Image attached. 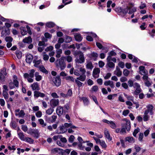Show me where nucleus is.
Masks as SVG:
<instances>
[{
    "instance_id": "obj_1",
    "label": "nucleus",
    "mask_w": 155,
    "mask_h": 155,
    "mask_svg": "<svg viewBox=\"0 0 155 155\" xmlns=\"http://www.w3.org/2000/svg\"><path fill=\"white\" fill-rule=\"evenodd\" d=\"M56 67L58 68H60L61 71L64 70L66 68V64L63 57L57 59L55 63Z\"/></svg>"
},
{
    "instance_id": "obj_2",
    "label": "nucleus",
    "mask_w": 155,
    "mask_h": 155,
    "mask_svg": "<svg viewBox=\"0 0 155 155\" xmlns=\"http://www.w3.org/2000/svg\"><path fill=\"white\" fill-rule=\"evenodd\" d=\"M123 120H124L126 122L125 124V128L124 127L122 124V128L120 130V134H126V130L127 131H129L130 130V123L129 120H128L127 119H124Z\"/></svg>"
},
{
    "instance_id": "obj_3",
    "label": "nucleus",
    "mask_w": 155,
    "mask_h": 155,
    "mask_svg": "<svg viewBox=\"0 0 155 155\" xmlns=\"http://www.w3.org/2000/svg\"><path fill=\"white\" fill-rule=\"evenodd\" d=\"M142 79L144 81V84L147 87H150L152 83L150 81V78L147 75H144L142 77Z\"/></svg>"
},
{
    "instance_id": "obj_4",
    "label": "nucleus",
    "mask_w": 155,
    "mask_h": 155,
    "mask_svg": "<svg viewBox=\"0 0 155 155\" xmlns=\"http://www.w3.org/2000/svg\"><path fill=\"white\" fill-rule=\"evenodd\" d=\"M76 63L82 64L84 62L85 58L83 53H81L79 56L78 58H77L75 60Z\"/></svg>"
},
{
    "instance_id": "obj_5",
    "label": "nucleus",
    "mask_w": 155,
    "mask_h": 155,
    "mask_svg": "<svg viewBox=\"0 0 155 155\" xmlns=\"http://www.w3.org/2000/svg\"><path fill=\"white\" fill-rule=\"evenodd\" d=\"M53 81L54 84L57 87L59 86L61 84V80L59 76L54 77Z\"/></svg>"
},
{
    "instance_id": "obj_6",
    "label": "nucleus",
    "mask_w": 155,
    "mask_h": 155,
    "mask_svg": "<svg viewBox=\"0 0 155 155\" xmlns=\"http://www.w3.org/2000/svg\"><path fill=\"white\" fill-rule=\"evenodd\" d=\"M102 121L107 124H110V127L112 129H115L117 127V126L115 123L112 121H109L106 119H103Z\"/></svg>"
},
{
    "instance_id": "obj_7",
    "label": "nucleus",
    "mask_w": 155,
    "mask_h": 155,
    "mask_svg": "<svg viewBox=\"0 0 155 155\" xmlns=\"http://www.w3.org/2000/svg\"><path fill=\"white\" fill-rule=\"evenodd\" d=\"M147 109L146 110L145 112V113L148 114L150 113V115H152L154 113L153 111V106L151 104H149L147 105L146 107Z\"/></svg>"
},
{
    "instance_id": "obj_8",
    "label": "nucleus",
    "mask_w": 155,
    "mask_h": 155,
    "mask_svg": "<svg viewBox=\"0 0 155 155\" xmlns=\"http://www.w3.org/2000/svg\"><path fill=\"white\" fill-rule=\"evenodd\" d=\"M100 72V69L98 68H94L93 71L92 75L95 78H97L99 77Z\"/></svg>"
},
{
    "instance_id": "obj_9",
    "label": "nucleus",
    "mask_w": 155,
    "mask_h": 155,
    "mask_svg": "<svg viewBox=\"0 0 155 155\" xmlns=\"http://www.w3.org/2000/svg\"><path fill=\"white\" fill-rule=\"evenodd\" d=\"M35 72V70L31 69L30 70L29 74L27 73H25L24 74V78H28V77H30L31 78H33L34 77Z\"/></svg>"
},
{
    "instance_id": "obj_10",
    "label": "nucleus",
    "mask_w": 155,
    "mask_h": 155,
    "mask_svg": "<svg viewBox=\"0 0 155 155\" xmlns=\"http://www.w3.org/2000/svg\"><path fill=\"white\" fill-rule=\"evenodd\" d=\"M28 133L31 134H34V137L37 138L38 137V131L37 130L30 129L29 130Z\"/></svg>"
},
{
    "instance_id": "obj_11",
    "label": "nucleus",
    "mask_w": 155,
    "mask_h": 155,
    "mask_svg": "<svg viewBox=\"0 0 155 155\" xmlns=\"http://www.w3.org/2000/svg\"><path fill=\"white\" fill-rule=\"evenodd\" d=\"M140 70V74L142 75H147V71L145 69L144 66H140L139 67Z\"/></svg>"
},
{
    "instance_id": "obj_12",
    "label": "nucleus",
    "mask_w": 155,
    "mask_h": 155,
    "mask_svg": "<svg viewBox=\"0 0 155 155\" xmlns=\"http://www.w3.org/2000/svg\"><path fill=\"white\" fill-rule=\"evenodd\" d=\"M33 59V56L31 54H28L26 55V61L27 63L30 64L31 62Z\"/></svg>"
},
{
    "instance_id": "obj_13",
    "label": "nucleus",
    "mask_w": 155,
    "mask_h": 155,
    "mask_svg": "<svg viewBox=\"0 0 155 155\" xmlns=\"http://www.w3.org/2000/svg\"><path fill=\"white\" fill-rule=\"evenodd\" d=\"M34 96L35 97L37 98L39 97H44L45 96V94L43 93L35 91L34 92Z\"/></svg>"
},
{
    "instance_id": "obj_14",
    "label": "nucleus",
    "mask_w": 155,
    "mask_h": 155,
    "mask_svg": "<svg viewBox=\"0 0 155 155\" xmlns=\"http://www.w3.org/2000/svg\"><path fill=\"white\" fill-rule=\"evenodd\" d=\"M56 111L57 114L59 116L61 115L64 112L63 107L61 106L58 107L57 108Z\"/></svg>"
},
{
    "instance_id": "obj_15",
    "label": "nucleus",
    "mask_w": 155,
    "mask_h": 155,
    "mask_svg": "<svg viewBox=\"0 0 155 155\" xmlns=\"http://www.w3.org/2000/svg\"><path fill=\"white\" fill-rule=\"evenodd\" d=\"M114 74L118 77H120L121 76L122 73L120 68L117 66L116 70L114 71Z\"/></svg>"
},
{
    "instance_id": "obj_16",
    "label": "nucleus",
    "mask_w": 155,
    "mask_h": 155,
    "mask_svg": "<svg viewBox=\"0 0 155 155\" xmlns=\"http://www.w3.org/2000/svg\"><path fill=\"white\" fill-rule=\"evenodd\" d=\"M51 102L53 106L55 107L58 104L59 101V100L58 99H53L51 100Z\"/></svg>"
},
{
    "instance_id": "obj_17",
    "label": "nucleus",
    "mask_w": 155,
    "mask_h": 155,
    "mask_svg": "<svg viewBox=\"0 0 155 155\" xmlns=\"http://www.w3.org/2000/svg\"><path fill=\"white\" fill-rule=\"evenodd\" d=\"M31 87L33 90H39V85L37 82L34 83L32 84H31Z\"/></svg>"
},
{
    "instance_id": "obj_18",
    "label": "nucleus",
    "mask_w": 155,
    "mask_h": 155,
    "mask_svg": "<svg viewBox=\"0 0 155 155\" xmlns=\"http://www.w3.org/2000/svg\"><path fill=\"white\" fill-rule=\"evenodd\" d=\"M104 135L109 140H112L111 138L110 137V135L109 134V132L107 129L106 128L105 129L104 131Z\"/></svg>"
},
{
    "instance_id": "obj_19",
    "label": "nucleus",
    "mask_w": 155,
    "mask_h": 155,
    "mask_svg": "<svg viewBox=\"0 0 155 155\" xmlns=\"http://www.w3.org/2000/svg\"><path fill=\"white\" fill-rule=\"evenodd\" d=\"M125 140L126 141H128L129 143H133L135 142L134 139L132 137H126Z\"/></svg>"
},
{
    "instance_id": "obj_20",
    "label": "nucleus",
    "mask_w": 155,
    "mask_h": 155,
    "mask_svg": "<svg viewBox=\"0 0 155 155\" xmlns=\"http://www.w3.org/2000/svg\"><path fill=\"white\" fill-rule=\"evenodd\" d=\"M2 95L7 102H9L8 100V94L7 91H3Z\"/></svg>"
},
{
    "instance_id": "obj_21",
    "label": "nucleus",
    "mask_w": 155,
    "mask_h": 155,
    "mask_svg": "<svg viewBox=\"0 0 155 155\" xmlns=\"http://www.w3.org/2000/svg\"><path fill=\"white\" fill-rule=\"evenodd\" d=\"M79 76V77L76 78L77 79L82 82L84 81H85L86 77L85 74H82Z\"/></svg>"
},
{
    "instance_id": "obj_22",
    "label": "nucleus",
    "mask_w": 155,
    "mask_h": 155,
    "mask_svg": "<svg viewBox=\"0 0 155 155\" xmlns=\"http://www.w3.org/2000/svg\"><path fill=\"white\" fill-rule=\"evenodd\" d=\"M64 125L60 126L59 127L60 131L58 133L59 134H62L65 133L67 131V129L65 128Z\"/></svg>"
},
{
    "instance_id": "obj_23",
    "label": "nucleus",
    "mask_w": 155,
    "mask_h": 155,
    "mask_svg": "<svg viewBox=\"0 0 155 155\" xmlns=\"http://www.w3.org/2000/svg\"><path fill=\"white\" fill-rule=\"evenodd\" d=\"M23 41L25 43H30L32 42V39L30 36H29L23 39Z\"/></svg>"
},
{
    "instance_id": "obj_24",
    "label": "nucleus",
    "mask_w": 155,
    "mask_h": 155,
    "mask_svg": "<svg viewBox=\"0 0 155 155\" xmlns=\"http://www.w3.org/2000/svg\"><path fill=\"white\" fill-rule=\"evenodd\" d=\"M86 67L87 69L91 70L94 68V66L91 62L87 61L86 65Z\"/></svg>"
},
{
    "instance_id": "obj_25",
    "label": "nucleus",
    "mask_w": 155,
    "mask_h": 155,
    "mask_svg": "<svg viewBox=\"0 0 155 155\" xmlns=\"http://www.w3.org/2000/svg\"><path fill=\"white\" fill-rule=\"evenodd\" d=\"M75 40L78 42L81 41L82 39V38L80 34H77L74 35Z\"/></svg>"
},
{
    "instance_id": "obj_26",
    "label": "nucleus",
    "mask_w": 155,
    "mask_h": 155,
    "mask_svg": "<svg viewBox=\"0 0 155 155\" xmlns=\"http://www.w3.org/2000/svg\"><path fill=\"white\" fill-rule=\"evenodd\" d=\"M35 80L37 81H40L42 78V77L41 75H39V74L38 72H36L35 74Z\"/></svg>"
},
{
    "instance_id": "obj_27",
    "label": "nucleus",
    "mask_w": 155,
    "mask_h": 155,
    "mask_svg": "<svg viewBox=\"0 0 155 155\" xmlns=\"http://www.w3.org/2000/svg\"><path fill=\"white\" fill-rule=\"evenodd\" d=\"M80 81H81L79 80L77 78L75 80V83H76L77 86L79 88H80V87H81L83 85H84L83 83Z\"/></svg>"
},
{
    "instance_id": "obj_28",
    "label": "nucleus",
    "mask_w": 155,
    "mask_h": 155,
    "mask_svg": "<svg viewBox=\"0 0 155 155\" xmlns=\"http://www.w3.org/2000/svg\"><path fill=\"white\" fill-rule=\"evenodd\" d=\"M18 134V137L20 140L23 141L25 140V138L26 137H25V136L23 133L19 132Z\"/></svg>"
},
{
    "instance_id": "obj_29",
    "label": "nucleus",
    "mask_w": 155,
    "mask_h": 155,
    "mask_svg": "<svg viewBox=\"0 0 155 155\" xmlns=\"http://www.w3.org/2000/svg\"><path fill=\"white\" fill-rule=\"evenodd\" d=\"M14 79L13 80V83L14 84L15 86L18 87L19 83L18 81L17 80V77L16 76H14Z\"/></svg>"
},
{
    "instance_id": "obj_30",
    "label": "nucleus",
    "mask_w": 155,
    "mask_h": 155,
    "mask_svg": "<svg viewBox=\"0 0 155 155\" xmlns=\"http://www.w3.org/2000/svg\"><path fill=\"white\" fill-rule=\"evenodd\" d=\"M39 68L40 70L42 72L47 74L48 71L43 66H39Z\"/></svg>"
},
{
    "instance_id": "obj_31",
    "label": "nucleus",
    "mask_w": 155,
    "mask_h": 155,
    "mask_svg": "<svg viewBox=\"0 0 155 155\" xmlns=\"http://www.w3.org/2000/svg\"><path fill=\"white\" fill-rule=\"evenodd\" d=\"M65 79L68 81L74 82L75 81L74 78L72 76H68L65 78Z\"/></svg>"
},
{
    "instance_id": "obj_32",
    "label": "nucleus",
    "mask_w": 155,
    "mask_h": 155,
    "mask_svg": "<svg viewBox=\"0 0 155 155\" xmlns=\"http://www.w3.org/2000/svg\"><path fill=\"white\" fill-rule=\"evenodd\" d=\"M62 53V50L61 49H58L56 50V57L57 58H59L61 57V54Z\"/></svg>"
},
{
    "instance_id": "obj_33",
    "label": "nucleus",
    "mask_w": 155,
    "mask_h": 155,
    "mask_svg": "<svg viewBox=\"0 0 155 155\" xmlns=\"http://www.w3.org/2000/svg\"><path fill=\"white\" fill-rule=\"evenodd\" d=\"M129 12H128L129 14H133L134 12H136L137 11L136 8L135 7H133L131 8V7L130 6V7H129Z\"/></svg>"
},
{
    "instance_id": "obj_34",
    "label": "nucleus",
    "mask_w": 155,
    "mask_h": 155,
    "mask_svg": "<svg viewBox=\"0 0 155 155\" xmlns=\"http://www.w3.org/2000/svg\"><path fill=\"white\" fill-rule=\"evenodd\" d=\"M25 141L30 144L33 143L34 141L33 140L29 137H25Z\"/></svg>"
},
{
    "instance_id": "obj_35",
    "label": "nucleus",
    "mask_w": 155,
    "mask_h": 155,
    "mask_svg": "<svg viewBox=\"0 0 155 155\" xmlns=\"http://www.w3.org/2000/svg\"><path fill=\"white\" fill-rule=\"evenodd\" d=\"M62 150L61 149L56 148L52 149L51 151L52 153L55 154L58 152V151H61Z\"/></svg>"
},
{
    "instance_id": "obj_36",
    "label": "nucleus",
    "mask_w": 155,
    "mask_h": 155,
    "mask_svg": "<svg viewBox=\"0 0 155 155\" xmlns=\"http://www.w3.org/2000/svg\"><path fill=\"white\" fill-rule=\"evenodd\" d=\"M54 111V110L53 108H50L46 111V113L48 115H51L53 113Z\"/></svg>"
},
{
    "instance_id": "obj_37",
    "label": "nucleus",
    "mask_w": 155,
    "mask_h": 155,
    "mask_svg": "<svg viewBox=\"0 0 155 155\" xmlns=\"http://www.w3.org/2000/svg\"><path fill=\"white\" fill-rule=\"evenodd\" d=\"M46 25L48 28H52L55 26V24L53 22H50L46 23Z\"/></svg>"
},
{
    "instance_id": "obj_38",
    "label": "nucleus",
    "mask_w": 155,
    "mask_h": 155,
    "mask_svg": "<svg viewBox=\"0 0 155 155\" xmlns=\"http://www.w3.org/2000/svg\"><path fill=\"white\" fill-rule=\"evenodd\" d=\"M20 29L21 30V33L23 35H25L27 33V31L26 30L25 28L21 27V28Z\"/></svg>"
},
{
    "instance_id": "obj_39",
    "label": "nucleus",
    "mask_w": 155,
    "mask_h": 155,
    "mask_svg": "<svg viewBox=\"0 0 155 155\" xmlns=\"http://www.w3.org/2000/svg\"><path fill=\"white\" fill-rule=\"evenodd\" d=\"M25 114V113L23 110H21L18 114L16 113L15 115L16 116H18L19 117H20L22 116H23Z\"/></svg>"
},
{
    "instance_id": "obj_40",
    "label": "nucleus",
    "mask_w": 155,
    "mask_h": 155,
    "mask_svg": "<svg viewBox=\"0 0 155 155\" xmlns=\"http://www.w3.org/2000/svg\"><path fill=\"white\" fill-rule=\"evenodd\" d=\"M38 121L41 125H42L43 127H45L46 126V124L44 123V121L43 119H40L38 120Z\"/></svg>"
},
{
    "instance_id": "obj_41",
    "label": "nucleus",
    "mask_w": 155,
    "mask_h": 155,
    "mask_svg": "<svg viewBox=\"0 0 155 155\" xmlns=\"http://www.w3.org/2000/svg\"><path fill=\"white\" fill-rule=\"evenodd\" d=\"M129 9V8L128 6H127L125 8H122V13L123 14H126L128 12Z\"/></svg>"
},
{
    "instance_id": "obj_42",
    "label": "nucleus",
    "mask_w": 155,
    "mask_h": 155,
    "mask_svg": "<svg viewBox=\"0 0 155 155\" xmlns=\"http://www.w3.org/2000/svg\"><path fill=\"white\" fill-rule=\"evenodd\" d=\"M16 54L17 58L18 59H20L22 56V53L21 51H16Z\"/></svg>"
},
{
    "instance_id": "obj_43",
    "label": "nucleus",
    "mask_w": 155,
    "mask_h": 155,
    "mask_svg": "<svg viewBox=\"0 0 155 155\" xmlns=\"http://www.w3.org/2000/svg\"><path fill=\"white\" fill-rule=\"evenodd\" d=\"M107 65L110 68H114L115 66V64L113 62L110 61L107 63Z\"/></svg>"
},
{
    "instance_id": "obj_44",
    "label": "nucleus",
    "mask_w": 155,
    "mask_h": 155,
    "mask_svg": "<svg viewBox=\"0 0 155 155\" xmlns=\"http://www.w3.org/2000/svg\"><path fill=\"white\" fill-rule=\"evenodd\" d=\"M41 62V61L40 60H38L37 61L34 60L33 61V63H35L34 66L35 67H38V65L40 64Z\"/></svg>"
},
{
    "instance_id": "obj_45",
    "label": "nucleus",
    "mask_w": 155,
    "mask_h": 155,
    "mask_svg": "<svg viewBox=\"0 0 155 155\" xmlns=\"http://www.w3.org/2000/svg\"><path fill=\"white\" fill-rule=\"evenodd\" d=\"M72 38L70 36H66L65 37V42L66 43H69L72 41Z\"/></svg>"
},
{
    "instance_id": "obj_46",
    "label": "nucleus",
    "mask_w": 155,
    "mask_h": 155,
    "mask_svg": "<svg viewBox=\"0 0 155 155\" xmlns=\"http://www.w3.org/2000/svg\"><path fill=\"white\" fill-rule=\"evenodd\" d=\"M141 89L140 87H138L136 88L135 91H134V94L136 95H137L138 94L140 93L141 91Z\"/></svg>"
},
{
    "instance_id": "obj_47",
    "label": "nucleus",
    "mask_w": 155,
    "mask_h": 155,
    "mask_svg": "<svg viewBox=\"0 0 155 155\" xmlns=\"http://www.w3.org/2000/svg\"><path fill=\"white\" fill-rule=\"evenodd\" d=\"M148 114H146L145 112L144 113V115L143 117V120L144 121H146L148 120L149 117L148 115Z\"/></svg>"
},
{
    "instance_id": "obj_48",
    "label": "nucleus",
    "mask_w": 155,
    "mask_h": 155,
    "mask_svg": "<svg viewBox=\"0 0 155 155\" xmlns=\"http://www.w3.org/2000/svg\"><path fill=\"white\" fill-rule=\"evenodd\" d=\"M123 73L124 75L125 76H127L130 74V71L126 69L124 70Z\"/></svg>"
},
{
    "instance_id": "obj_49",
    "label": "nucleus",
    "mask_w": 155,
    "mask_h": 155,
    "mask_svg": "<svg viewBox=\"0 0 155 155\" xmlns=\"http://www.w3.org/2000/svg\"><path fill=\"white\" fill-rule=\"evenodd\" d=\"M140 129L138 127H137V129H135L133 133V135L135 137H136L137 134L140 131Z\"/></svg>"
},
{
    "instance_id": "obj_50",
    "label": "nucleus",
    "mask_w": 155,
    "mask_h": 155,
    "mask_svg": "<svg viewBox=\"0 0 155 155\" xmlns=\"http://www.w3.org/2000/svg\"><path fill=\"white\" fill-rule=\"evenodd\" d=\"M44 55L43 56V59L45 61H48L49 58V56L47 54H45V52H44L43 53Z\"/></svg>"
},
{
    "instance_id": "obj_51",
    "label": "nucleus",
    "mask_w": 155,
    "mask_h": 155,
    "mask_svg": "<svg viewBox=\"0 0 155 155\" xmlns=\"http://www.w3.org/2000/svg\"><path fill=\"white\" fill-rule=\"evenodd\" d=\"M5 40L6 42H12L13 40V39L10 36L6 37L5 38Z\"/></svg>"
},
{
    "instance_id": "obj_52",
    "label": "nucleus",
    "mask_w": 155,
    "mask_h": 155,
    "mask_svg": "<svg viewBox=\"0 0 155 155\" xmlns=\"http://www.w3.org/2000/svg\"><path fill=\"white\" fill-rule=\"evenodd\" d=\"M35 115L37 117H41L42 115V112L40 111H38L36 113Z\"/></svg>"
},
{
    "instance_id": "obj_53",
    "label": "nucleus",
    "mask_w": 155,
    "mask_h": 155,
    "mask_svg": "<svg viewBox=\"0 0 155 155\" xmlns=\"http://www.w3.org/2000/svg\"><path fill=\"white\" fill-rule=\"evenodd\" d=\"M82 99L84 104L86 105H87L89 103L87 99L85 97H83Z\"/></svg>"
},
{
    "instance_id": "obj_54",
    "label": "nucleus",
    "mask_w": 155,
    "mask_h": 155,
    "mask_svg": "<svg viewBox=\"0 0 155 155\" xmlns=\"http://www.w3.org/2000/svg\"><path fill=\"white\" fill-rule=\"evenodd\" d=\"M67 61L68 62H70L72 61V58L70 56H68L66 57Z\"/></svg>"
},
{
    "instance_id": "obj_55",
    "label": "nucleus",
    "mask_w": 155,
    "mask_h": 155,
    "mask_svg": "<svg viewBox=\"0 0 155 155\" xmlns=\"http://www.w3.org/2000/svg\"><path fill=\"white\" fill-rule=\"evenodd\" d=\"M143 133H140L139 134L138 140L140 142L143 141Z\"/></svg>"
},
{
    "instance_id": "obj_56",
    "label": "nucleus",
    "mask_w": 155,
    "mask_h": 155,
    "mask_svg": "<svg viewBox=\"0 0 155 155\" xmlns=\"http://www.w3.org/2000/svg\"><path fill=\"white\" fill-rule=\"evenodd\" d=\"M74 139V137L73 135H71L69 138L68 141L70 143H73Z\"/></svg>"
},
{
    "instance_id": "obj_57",
    "label": "nucleus",
    "mask_w": 155,
    "mask_h": 155,
    "mask_svg": "<svg viewBox=\"0 0 155 155\" xmlns=\"http://www.w3.org/2000/svg\"><path fill=\"white\" fill-rule=\"evenodd\" d=\"M11 125L12 127L14 128H16L17 127L16 122L15 121H12L11 122Z\"/></svg>"
},
{
    "instance_id": "obj_58",
    "label": "nucleus",
    "mask_w": 155,
    "mask_h": 155,
    "mask_svg": "<svg viewBox=\"0 0 155 155\" xmlns=\"http://www.w3.org/2000/svg\"><path fill=\"white\" fill-rule=\"evenodd\" d=\"M134 148L137 152H138L141 150L140 147L137 145H135L134 147Z\"/></svg>"
},
{
    "instance_id": "obj_59",
    "label": "nucleus",
    "mask_w": 155,
    "mask_h": 155,
    "mask_svg": "<svg viewBox=\"0 0 155 155\" xmlns=\"http://www.w3.org/2000/svg\"><path fill=\"white\" fill-rule=\"evenodd\" d=\"M118 66H120L122 68H123L124 67V63L122 61L120 62L118 64Z\"/></svg>"
},
{
    "instance_id": "obj_60",
    "label": "nucleus",
    "mask_w": 155,
    "mask_h": 155,
    "mask_svg": "<svg viewBox=\"0 0 155 155\" xmlns=\"http://www.w3.org/2000/svg\"><path fill=\"white\" fill-rule=\"evenodd\" d=\"M79 71L81 72L82 74H85L86 71L85 69L81 67L79 68Z\"/></svg>"
},
{
    "instance_id": "obj_61",
    "label": "nucleus",
    "mask_w": 155,
    "mask_h": 155,
    "mask_svg": "<svg viewBox=\"0 0 155 155\" xmlns=\"http://www.w3.org/2000/svg\"><path fill=\"white\" fill-rule=\"evenodd\" d=\"M102 147L104 148H105L107 147L106 144L105 142L103 141H101L100 143Z\"/></svg>"
},
{
    "instance_id": "obj_62",
    "label": "nucleus",
    "mask_w": 155,
    "mask_h": 155,
    "mask_svg": "<svg viewBox=\"0 0 155 155\" xmlns=\"http://www.w3.org/2000/svg\"><path fill=\"white\" fill-rule=\"evenodd\" d=\"M5 75L2 73H0V80L2 81H5Z\"/></svg>"
},
{
    "instance_id": "obj_63",
    "label": "nucleus",
    "mask_w": 155,
    "mask_h": 155,
    "mask_svg": "<svg viewBox=\"0 0 155 155\" xmlns=\"http://www.w3.org/2000/svg\"><path fill=\"white\" fill-rule=\"evenodd\" d=\"M53 49V47L51 46L47 47L45 49V51H52Z\"/></svg>"
},
{
    "instance_id": "obj_64",
    "label": "nucleus",
    "mask_w": 155,
    "mask_h": 155,
    "mask_svg": "<svg viewBox=\"0 0 155 155\" xmlns=\"http://www.w3.org/2000/svg\"><path fill=\"white\" fill-rule=\"evenodd\" d=\"M115 11L117 12L122 13V8L120 7H118L115 8Z\"/></svg>"
}]
</instances>
